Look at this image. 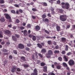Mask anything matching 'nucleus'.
<instances>
[{"instance_id":"nucleus-31","label":"nucleus","mask_w":75,"mask_h":75,"mask_svg":"<svg viewBox=\"0 0 75 75\" xmlns=\"http://www.w3.org/2000/svg\"><path fill=\"white\" fill-rule=\"evenodd\" d=\"M15 35L17 38H18L20 37V35H19L17 34H15Z\"/></svg>"},{"instance_id":"nucleus-20","label":"nucleus","mask_w":75,"mask_h":75,"mask_svg":"<svg viewBox=\"0 0 75 75\" xmlns=\"http://www.w3.org/2000/svg\"><path fill=\"white\" fill-rule=\"evenodd\" d=\"M41 52L42 53H45L46 52V50L45 49H43L42 50Z\"/></svg>"},{"instance_id":"nucleus-45","label":"nucleus","mask_w":75,"mask_h":75,"mask_svg":"<svg viewBox=\"0 0 75 75\" xmlns=\"http://www.w3.org/2000/svg\"><path fill=\"white\" fill-rule=\"evenodd\" d=\"M27 28H31V25L30 24H28L27 25Z\"/></svg>"},{"instance_id":"nucleus-37","label":"nucleus","mask_w":75,"mask_h":75,"mask_svg":"<svg viewBox=\"0 0 75 75\" xmlns=\"http://www.w3.org/2000/svg\"><path fill=\"white\" fill-rule=\"evenodd\" d=\"M13 52L15 54H17V50H13Z\"/></svg>"},{"instance_id":"nucleus-61","label":"nucleus","mask_w":75,"mask_h":75,"mask_svg":"<svg viewBox=\"0 0 75 75\" xmlns=\"http://www.w3.org/2000/svg\"><path fill=\"white\" fill-rule=\"evenodd\" d=\"M9 58L10 59H12V58H13V57L12 56L10 55L9 56Z\"/></svg>"},{"instance_id":"nucleus-27","label":"nucleus","mask_w":75,"mask_h":75,"mask_svg":"<svg viewBox=\"0 0 75 75\" xmlns=\"http://www.w3.org/2000/svg\"><path fill=\"white\" fill-rule=\"evenodd\" d=\"M5 2L4 0H0V4H4Z\"/></svg>"},{"instance_id":"nucleus-49","label":"nucleus","mask_w":75,"mask_h":75,"mask_svg":"<svg viewBox=\"0 0 75 75\" xmlns=\"http://www.w3.org/2000/svg\"><path fill=\"white\" fill-rule=\"evenodd\" d=\"M19 11L21 13H23V10L21 9H19Z\"/></svg>"},{"instance_id":"nucleus-3","label":"nucleus","mask_w":75,"mask_h":75,"mask_svg":"<svg viewBox=\"0 0 75 75\" xmlns=\"http://www.w3.org/2000/svg\"><path fill=\"white\" fill-rule=\"evenodd\" d=\"M70 66H73V65L75 64V62L74 61L73 59H70L68 62Z\"/></svg>"},{"instance_id":"nucleus-13","label":"nucleus","mask_w":75,"mask_h":75,"mask_svg":"<svg viewBox=\"0 0 75 75\" xmlns=\"http://www.w3.org/2000/svg\"><path fill=\"white\" fill-rule=\"evenodd\" d=\"M41 4L43 6H47V4L46 2H42Z\"/></svg>"},{"instance_id":"nucleus-46","label":"nucleus","mask_w":75,"mask_h":75,"mask_svg":"<svg viewBox=\"0 0 75 75\" xmlns=\"http://www.w3.org/2000/svg\"><path fill=\"white\" fill-rule=\"evenodd\" d=\"M25 28V27H23V26H21L20 27V29L21 30H24Z\"/></svg>"},{"instance_id":"nucleus-38","label":"nucleus","mask_w":75,"mask_h":75,"mask_svg":"<svg viewBox=\"0 0 75 75\" xmlns=\"http://www.w3.org/2000/svg\"><path fill=\"white\" fill-rule=\"evenodd\" d=\"M46 56L47 58H50L51 57V56L50 55V54H46Z\"/></svg>"},{"instance_id":"nucleus-25","label":"nucleus","mask_w":75,"mask_h":75,"mask_svg":"<svg viewBox=\"0 0 75 75\" xmlns=\"http://www.w3.org/2000/svg\"><path fill=\"white\" fill-rule=\"evenodd\" d=\"M64 60L66 62H67L68 61V58H67V57L66 56H64Z\"/></svg>"},{"instance_id":"nucleus-9","label":"nucleus","mask_w":75,"mask_h":75,"mask_svg":"<svg viewBox=\"0 0 75 75\" xmlns=\"http://www.w3.org/2000/svg\"><path fill=\"white\" fill-rule=\"evenodd\" d=\"M21 33H23L24 35L25 36H27V30H24V31L22 30L21 31Z\"/></svg>"},{"instance_id":"nucleus-15","label":"nucleus","mask_w":75,"mask_h":75,"mask_svg":"<svg viewBox=\"0 0 75 75\" xmlns=\"http://www.w3.org/2000/svg\"><path fill=\"white\" fill-rule=\"evenodd\" d=\"M21 60H23V62H25V58L24 56L21 57Z\"/></svg>"},{"instance_id":"nucleus-63","label":"nucleus","mask_w":75,"mask_h":75,"mask_svg":"<svg viewBox=\"0 0 75 75\" xmlns=\"http://www.w3.org/2000/svg\"><path fill=\"white\" fill-rule=\"evenodd\" d=\"M58 48H59V46L58 45H56L55 47V48L56 49H58Z\"/></svg>"},{"instance_id":"nucleus-14","label":"nucleus","mask_w":75,"mask_h":75,"mask_svg":"<svg viewBox=\"0 0 75 75\" xmlns=\"http://www.w3.org/2000/svg\"><path fill=\"white\" fill-rule=\"evenodd\" d=\"M61 41L63 42H66V38H61Z\"/></svg>"},{"instance_id":"nucleus-24","label":"nucleus","mask_w":75,"mask_h":75,"mask_svg":"<svg viewBox=\"0 0 75 75\" xmlns=\"http://www.w3.org/2000/svg\"><path fill=\"white\" fill-rule=\"evenodd\" d=\"M63 65L64 67H67L68 65L66 64V63L65 62L63 63Z\"/></svg>"},{"instance_id":"nucleus-21","label":"nucleus","mask_w":75,"mask_h":75,"mask_svg":"<svg viewBox=\"0 0 75 75\" xmlns=\"http://www.w3.org/2000/svg\"><path fill=\"white\" fill-rule=\"evenodd\" d=\"M56 29L57 31H60V27L59 26H57L56 27Z\"/></svg>"},{"instance_id":"nucleus-50","label":"nucleus","mask_w":75,"mask_h":75,"mask_svg":"<svg viewBox=\"0 0 75 75\" xmlns=\"http://www.w3.org/2000/svg\"><path fill=\"white\" fill-rule=\"evenodd\" d=\"M66 53L65 51L63 50L62 52V54L63 55L64 54H65Z\"/></svg>"},{"instance_id":"nucleus-58","label":"nucleus","mask_w":75,"mask_h":75,"mask_svg":"<svg viewBox=\"0 0 75 75\" xmlns=\"http://www.w3.org/2000/svg\"><path fill=\"white\" fill-rule=\"evenodd\" d=\"M60 33L61 35H62L64 34V31H62L61 32H60Z\"/></svg>"},{"instance_id":"nucleus-30","label":"nucleus","mask_w":75,"mask_h":75,"mask_svg":"<svg viewBox=\"0 0 75 75\" xmlns=\"http://www.w3.org/2000/svg\"><path fill=\"white\" fill-rule=\"evenodd\" d=\"M42 16L43 19H44V18H45L47 17V16L45 14H43L42 15Z\"/></svg>"},{"instance_id":"nucleus-59","label":"nucleus","mask_w":75,"mask_h":75,"mask_svg":"<svg viewBox=\"0 0 75 75\" xmlns=\"http://www.w3.org/2000/svg\"><path fill=\"white\" fill-rule=\"evenodd\" d=\"M40 60H37V64H40Z\"/></svg>"},{"instance_id":"nucleus-1","label":"nucleus","mask_w":75,"mask_h":75,"mask_svg":"<svg viewBox=\"0 0 75 75\" xmlns=\"http://www.w3.org/2000/svg\"><path fill=\"white\" fill-rule=\"evenodd\" d=\"M67 16L65 15H63L60 16V19L62 21H65L67 19Z\"/></svg>"},{"instance_id":"nucleus-23","label":"nucleus","mask_w":75,"mask_h":75,"mask_svg":"<svg viewBox=\"0 0 75 75\" xmlns=\"http://www.w3.org/2000/svg\"><path fill=\"white\" fill-rule=\"evenodd\" d=\"M48 53L50 55H52V51L51 50H49L48 51Z\"/></svg>"},{"instance_id":"nucleus-33","label":"nucleus","mask_w":75,"mask_h":75,"mask_svg":"<svg viewBox=\"0 0 75 75\" xmlns=\"http://www.w3.org/2000/svg\"><path fill=\"white\" fill-rule=\"evenodd\" d=\"M21 69L18 68L16 69V71H18V72H21Z\"/></svg>"},{"instance_id":"nucleus-17","label":"nucleus","mask_w":75,"mask_h":75,"mask_svg":"<svg viewBox=\"0 0 75 75\" xmlns=\"http://www.w3.org/2000/svg\"><path fill=\"white\" fill-rule=\"evenodd\" d=\"M42 21L43 22H48L49 21V20L47 18H46L45 19H43Z\"/></svg>"},{"instance_id":"nucleus-34","label":"nucleus","mask_w":75,"mask_h":75,"mask_svg":"<svg viewBox=\"0 0 75 75\" xmlns=\"http://www.w3.org/2000/svg\"><path fill=\"white\" fill-rule=\"evenodd\" d=\"M54 54H58L59 52V51L58 50H56L54 52Z\"/></svg>"},{"instance_id":"nucleus-39","label":"nucleus","mask_w":75,"mask_h":75,"mask_svg":"<svg viewBox=\"0 0 75 75\" xmlns=\"http://www.w3.org/2000/svg\"><path fill=\"white\" fill-rule=\"evenodd\" d=\"M65 50L66 51H68V45H66Z\"/></svg>"},{"instance_id":"nucleus-56","label":"nucleus","mask_w":75,"mask_h":75,"mask_svg":"<svg viewBox=\"0 0 75 75\" xmlns=\"http://www.w3.org/2000/svg\"><path fill=\"white\" fill-rule=\"evenodd\" d=\"M11 26H12V25H11V24H10L8 25V27H9V28H11Z\"/></svg>"},{"instance_id":"nucleus-36","label":"nucleus","mask_w":75,"mask_h":75,"mask_svg":"<svg viewBox=\"0 0 75 75\" xmlns=\"http://www.w3.org/2000/svg\"><path fill=\"white\" fill-rule=\"evenodd\" d=\"M58 69H61V66L60 65L57 66L56 67Z\"/></svg>"},{"instance_id":"nucleus-2","label":"nucleus","mask_w":75,"mask_h":75,"mask_svg":"<svg viewBox=\"0 0 75 75\" xmlns=\"http://www.w3.org/2000/svg\"><path fill=\"white\" fill-rule=\"evenodd\" d=\"M4 32L5 34H6V35H8L9 37H10V36L12 35V33H11V32L8 30H5Z\"/></svg>"},{"instance_id":"nucleus-5","label":"nucleus","mask_w":75,"mask_h":75,"mask_svg":"<svg viewBox=\"0 0 75 75\" xmlns=\"http://www.w3.org/2000/svg\"><path fill=\"white\" fill-rule=\"evenodd\" d=\"M17 69V68L16 66H14L12 67V68L11 69V72L12 73H14L16 71V70Z\"/></svg>"},{"instance_id":"nucleus-8","label":"nucleus","mask_w":75,"mask_h":75,"mask_svg":"<svg viewBox=\"0 0 75 75\" xmlns=\"http://www.w3.org/2000/svg\"><path fill=\"white\" fill-rule=\"evenodd\" d=\"M69 4L68 3H65V8L67 10H68L69 8Z\"/></svg>"},{"instance_id":"nucleus-64","label":"nucleus","mask_w":75,"mask_h":75,"mask_svg":"<svg viewBox=\"0 0 75 75\" xmlns=\"http://www.w3.org/2000/svg\"><path fill=\"white\" fill-rule=\"evenodd\" d=\"M53 44L54 45H57V43L55 41L53 42Z\"/></svg>"},{"instance_id":"nucleus-52","label":"nucleus","mask_w":75,"mask_h":75,"mask_svg":"<svg viewBox=\"0 0 75 75\" xmlns=\"http://www.w3.org/2000/svg\"><path fill=\"white\" fill-rule=\"evenodd\" d=\"M47 16L48 17H51V15L50 13H48Z\"/></svg>"},{"instance_id":"nucleus-43","label":"nucleus","mask_w":75,"mask_h":75,"mask_svg":"<svg viewBox=\"0 0 75 75\" xmlns=\"http://www.w3.org/2000/svg\"><path fill=\"white\" fill-rule=\"evenodd\" d=\"M58 59L59 61H62V58L61 57H59L58 58Z\"/></svg>"},{"instance_id":"nucleus-47","label":"nucleus","mask_w":75,"mask_h":75,"mask_svg":"<svg viewBox=\"0 0 75 75\" xmlns=\"http://www.w3.org/2000/svg\"><path fill=\"white\" fill-rule=\"evenodd\" d=\"M25 50L26 51H29L30 50V48L27 47H25Z\"/></svg>"},{"instance_id":"nucleus-16","label":"nucleus","mask_w":75,"mask_h":75,"mask_svg":"<svg viewBox=\"0 0 75 75\" xmlns=\"http://www.w3.org/2000/svg\"><path fill=\"white\" fill-rule=\"evenodd\" d=\"M37 45H38V47L40 49H41V48H42V46L40 44V43H38L37 44Z\"/></svg>"},{"instance_id":"nucleus-7","label":"nucleus","mask_w":75,"mask_h":75,"mask_svg":"<svg viewBox=\"0 0 75 75\" xmlns=\"http://www.w3.org/2000/svg\"><path fill=\"white\" fill-rule=\"evenodd\" d=\"M4 15L5 16V17L6 19H10L11 18V17L8 14L5 13L4 14Z\"/></svg>"},{"instance_id":"nucleus-28","label":"nucleus","mask_w":75,"mask_h":75,"mask_svg":"<svg viewBox=\"0 0 75 75\" xmlns=\"http://www.w3.org/2000/svg\"><path fill=\"white\" fill-rule=\"evenodd\" d=\"M45 65V63L42 62L40 63V65L41 67H44Z\"/></svg>"},{"instance_id":"nucleus-54","label":"nucleus","mask_w":75,"mask_h":75,"mask_svg":"<svg viewBox=\"0 0 75 75\" xmlns=\"http://www.w3.org/2000/svg\"><path fill=\"white\" fill-rule=\"evenodd\" d=\"M71 52H69L67 54V55H68V56H69V55H71Z\"/></svg>"},{"instance_id":"nucleus-32","label":"nucleus","mask_w":75,"mask_h":75,"mask_svg":"<svg viewBox=\"0 0 75 75\" xmlns=\"http://www.w3.org/2000/svg\"><path fill=\"white\" fill-rule=\"evenodd\" d=\"M47 43L49 45H50L51 44V43H52V42L51 40H49L47 41Z\"/></svg>"},{"instance_id":"nucleus-44","label":"nucleus","mask_w":75,"mask_h":75,"mask_svg":"<svg viewBox=\"0 0 75 75\" xmlns=\"http://www.w3.org/2000/svg\"><path fill=\"white\" fill-rule=\"evenodd\" d=\"M16 23H20V20H18V19H16Z\"/></svg>"},{"instance_id":"nucleus-35","label":"nucleus","mask_w":75,"mask_h":75,"mask_svg":"<svg viewBox=\"0 0 75 75\" xmlns=\"http://www.w3.org/2000/svg\"><path fill=\"white\" fill-rule=\"evenodd\" d=\"M32 10L33 11H37V9L35 8H32Z\"/></svg>"},{"instance_id":"nucleus-29","label":"nucleus","mask_w":75,"mask_h":75,"mask_svg":"<svg viewBox=\"0 0 75 75\" xmlns=\"http://www.w3.org/2000/svg\"><path fill=\"white\" fill-rule=\"evenodd\" d=\"M59 10L60 11V13H62L63 11H64V10H63L62 9H59Z\"/></svg>"},{"instance_id":"nucleus-26","label":"nucleus","mask_w":75,"mask_h":75,"mask_svg":"<svg viewBox=\"0 0 75 75\" xmlns=\"http://www.w3.org/2000/svg\"><path fill=\"white\" fill-rule=\"evenodd\" d=\"M38 55L39 57H40V58H42V57H43V56L40 53H38Z\"/></svg>"},{"instance_id":"nucleus-12","label":"nucleus","mask_w":75,"mask_h":75,"mask_svg":"<svg viewBox=\"0 0 75 75\" xmlns=\"http://www.w3.org/2000/svg\"><path fill=\"white\" fill-rule=\"evenodd\" d=\"M0 21L1 22H3L5 21V19H4V18L3 17H1L0 19Z\"/></svg>"},{"instance_id":"nucleus-10","label":"nucleus","mask_w":75,"mask_h":75,"mask_svg":"<svg viewBox=\"0 0 75 75\" xmlns=\"http://www.w3.org/2000/svg\"><path fill=\"white\" fill-rule=\"evenodd\" d=\"M35 30L37 31H39L40 30V27L39 25H36L35 27Z\"/></svg>"},{"instance_id":"nucleus-51","label":"nucleus","mask_w":75,"mask_h":75,"mask_svg":"<svg viewBox=\"0 0 75 75\" xmlns=\"http://www.w3.org/2000/svg\"><path fill=\"white\" fill-rule=\"evenodd\" d=\"M32 57L33 59H35V56L34 54H33Z\"/></svg>"},{"instance_id":"nucleus-22","label":"nucleus","mask_w":75,"mask_h":75,"mask_svg":"<svg viewBox=\"0 0 75 75\" xmlns=\"http://www.w3.org/2000/svg\"><path fill=\"white\" fill-rule=\"evenodd\" d=\"M32 40L33 41H35L36 40V37L35 36L33 35L32 37Z\"/></svg>"},{"instance_id":"nucleus-4","label":"nucleus","mask_w":75,"mask_h":75,"mask_svg":"<svg viewBox=\"0 0 75 75\" xmlns=\"http://www.w3.org/2000/svg\"><path fill=\"white\" fill-rule=\"evenodd\" d=\"M18 48L19 49H23L24 48V45L20 43L18 45Z\"/></svg>"},{"instance_id":"nucleus-18","label":"nucleus","mask_w":75,"mask_h":75,"mask_svg":"<svg viewBox=\"0 0 75 75\" xmlns=\"http://www.w3.org/2000/svg\"><path fill=\"white\" fill-rule=\"evenodd\" d=\"M47 66H45L43 67V71H44V72H45L47 71Z\"/></svg>"},{"instance_id":"nucleus-41","label":"nucleus","mask_w":75,"mask_h":75,"mask_svg":"<svg viewBox=\"0 0 75 75\" xmlns=\"http://www.w3.org/2000/svg\"><path fill=\"white\" fill-rule=\"evenodd\" d=\"M3 52H8V50L6 49H4L3 50Z\"/></svg>"},{"instance_id":"nucleus-62","label":"nucleus","mask_w":75,"mask_h":75,"mask_svg":"<svg viewBox=\"0 0 75 75\" xmlns=\"http://www.w3.org/2000/svg\"><path fill=\"white\" fill-rule=\"evenodd\" d=\"M1 44L2 45H4L5 44V42H2L1 43Z\"/></svg>"},{"instance_id":"nucleus-19","label":"nucleus","mask_w":75,"mask_h":75,"mask_svg":"<svg viewBox=\"0 0 75 75\" xmlns=\"http://www.w3.org/2000/svg\"><path fill=\"white\" fill-rule=\"evenodd\" d=\"M30 66V65L29 64H24L23 65V66L24 68H27L28 67H29V66Z\"/></svg>"},{"instance_id":"nucleus-53","label":"nucleus","mask_w":75,"mask_h":75,"mask_svg":"<svg viewBox=\"0 0 75 75\" xmlns=\"http://www.w3.org/2000/svg\"><path fill=\"white\" fill-rule=\"evenodd\" d=\"M14 6L16 7H19V6L17 4H14Z\"/></svg>"},{"instance_id":"nucleus-11","label":"nucleus","mask_w":75,"mask_h":75,"mask_svg":"<svg viewBox=\"0 0 75 75\" xmlns=\"http://www.w3.org/2000/svg\"><path fill=\"white\" fill-rule=\"evenodd\" d=\"M12 37L13 40L14 41H17V38H16V37L15 36H12Z\"/></svg>"},{"instance_id":"nucleus-6","label":"nucleus","mask_w":75,"mask_h":75,"mask_svg":"<svg viewBox=\"0 0 75 75\" xmlns=\"http://www.w3.org/2000/svg\"><path fill=\"white\" fill-rule=\"evenodd\" d=\"M33 72L34 73H31V75H37L38 74L37 73V69H35L34 70Z\"/></svg>"},{"instance_id":"nucleus-40","label":"nucleus","mask_w":75,"mask_h":75,"mask_svg":"<svg viewBox=\"0 0 75 75\" xmlns=\"http://www.w3.org/2000/svg\"><path fill=\"white\" fill-rule=\"evenodd\" d=\"M11 12L13 14H16V11L14 10H12L11 11Z\"/></svg>"},{"instance_id":"nucleus-60","label":"nucleus","mask_w":75,"mask_h":75,"mask_svg":"<svg viewBox=\"0 0 75 75\" xmlns=\"http://www.w3.org/2000/svg\"><path fill=\"white\" fill-rule=\"evenodd\" d=\"M33 35H29V37H30V38H32L33 37Z\"/></svg>"},{"instance_id":"nucleus-48","label":"nucleus","mask_w":75,"mask_h":75,"mask_svg":"<svg viewBox=\"0 0 75 75\" xmlns=\"http://www.w3.org/2000/svg\"><path fill=\"white\" fill-rule=\"evenodd\" d=\"M50 10L51 11H54V8L51 7V8H50Z\"/></svg>"},{"instance_id":"nucleus-42","label":"nucleus","mask_w":75,"mask_h":75,"mask_svg":"<svg viewBox=\"0 0 75 75\" xmlns=\"http://www.w3.org/2000/svg\"><path fill=\"white\" fill-rule=\"evenodd\" d=\"M45 33H46L47 34H50V32L47 31V30H45Z\"/></svg>"},{"instance_id":"nucleus-55","label":"nucleus","mask_w":75,"mask_h":75,"mask_svg":"<svg viewBox=\"0 0 75 75\" xmlns=\"http://www.w3.org/2000/svg\"><path fill=\"white\" fill-rule=\"evenodd\" d=\"M51 13H52V14L53 15H54V14H55V12L54 11H52L51 12Z\"/></svg>"},{"instance_id":"nucleus-57","label":"nucleus","mask_w":75,"mask_h":75,"mask_svg":"<svg viewBox=\"0 0 75 75\" xmlns=\"http://www.w3.org/2000/svg\"><path fill=\"white\" fill-rule=\"evenodd\" d=\"M60 3H61V2L59 0H58L57 1V4H60Z\"/></svg>"}]
</instances>
